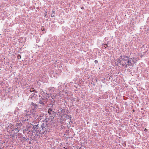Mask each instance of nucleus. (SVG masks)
Wrapping results in <instances>:
<instances>
[{
  "label": "nucleus",
  "instance_id": "12",
  "mask_svg": "<svg viewBox=\"0 0 149 149\" xmlns=\"http://www.w3.org/2000/svg\"><path fill=\"white\" fill-rule=\"evenodd\" d=\"M95 126H97V124H95Z\"/></svg>",
  "mask_w": 149,
  "mask_h": 149
},
{
  "label": "nucleus",
  "instance_id": "11",
  "mask_svg": "<svg viewBox=\"0 0 149 149\" xmlns=\"http://www.w3.org/2000/svg\"><path fill=\"white\" fill-rule=\"evenodd\" d=\"M48 95L47 96H46V97L47 99H48L49 98V96H48V95Z\"/></svg>",
  "mask_w": 149,
  "mask_h": 149
},
{
  "label": "nucleus",
  "instance_id": "13",
  "mask_svg": "<svg viewBox=\"0 0 149 149\" xmlns=\"http://www.w3.org/2000/svg\"><path fill=\"white\" fill-rule=\"evenodd\" d=\"M83 8H84L83 7H82L81 8V9H83Z\"/></svg>",
  "mask_w": 149,
  "mask_h": 149
},
{
  "label": "nucleus",
  "instance_id": "2",
  "mask_svg": "<svg viewBox=\"0 0 149 149\" xmlns=\"http://www.w3.org/2000/svg\"><path fill=\"white\" fill-rule=\"evenodd\" d=\"M32 132L33 133H35L37 132L38 130V125H34L33 126V127L32 128Z\"/></svg>",
  "mask_w": 149,
  "mask_h": 149
},
{
  "label": "nucleus",
  "instance_id": "3",
  "mask_svg": "<svg viewBox=\"0 0 149 149\" xmlns=\"http://www.w3.org/2000/svg\"><path fill=\"white\" fill-rule=\"evenodd\" d=\"M41 127L42 128V131L41 132L42 133H43L47 132V129L44 127V125L43 124L41 125Z\"/></svg>",
  "mask_w": 149,
  "mask_h": 149
},
{
  "label": "nucleus",
  "instance_id": "6",
  "mask_svg": "<svg viewBox=\"0 0 149 149\" xmlns=\"http://www.w3.org/2000/svg\"><path fill=\"white\" fill-rule=\"evenodd\" d=\"M39 103L41 104H44V103L40 100V101Z\"/></svg>",
  "mask_w": 149,
  "mask_h": 149
},
{
  "label": "nucleus",
  "instance_id": "7",
  "mask_svg": "<svg viewBox=\"0 0 149 149\" xmlns=\"http://www.w3.org/2000/svg\"><path fill=\"white\" fill-rule=\"evenodd\" d=\"M17 57L18 58H21V56L20 55H18V56H17Z\"/></svg>",
  "mask_w": 149,
  "mask_h": 149
},
{
  "label": "nucleus",
  "instance_id": "4",
  "mask_svg": "<svg viewBox=\"0 0 149 149\" xmlns=\"http://www.w3.org/2000/svg\"><path fill=\"white\" fill-rule=\"evenodd\" d=\"M55 11H53L51 15V16L52 17H55Z\"/></svg>",
  "mask_w": 149,
  "mask_h": 149
},
{
  "label": "nucleus",
  "instance_id": "10",
  "mask_svg": "<svg viewBox=\"0 0 149 149\" xmlns=\"http://www.w3.org/2000/svg\"><path fill=\"white\" fill-rule=\"evenodd\" d=\"M41 29H42V31H43L44 30L45 28L44 27H42Z\"/></svg>",
  "mask_w": 149,
  "mask_h": 149
},
{
  "label": "nucleus",
  "instance_id": "5",
  "mask_svg": "<svg viewBox=\"0 0 149 149\" xmlns=\"http://www.w3.org/2000/svg\"><path fill=\"white\" fill-rule=\"evenodd\" d=\"M31 104L32 105L34 106H37V105H36V104H34L33 102L31 103Z\"/></svg>",
  "mask_w": 149,
  "mask_h": 149
},
{
  "label": "nucleus",
  "instance_id": "8",
  "mask_svg": "<svg viewBox=\"0 0 149 149\" xmlns=\"http://www.w3.org/2000/svg\"><path fill=\"white\" fill-rule=\"evenodd\" d=\"M52 111V110L51 109H49L48 111V113H50V111Z\"/></svg>",
  "mask_w": 149,
  "mask_h": 149
},
{
  "label": "nucleus",
  "instance_id": "1",
  "mask_svg": "<svg viewBox=\"0 0 149 149\" xmlns=\"http://www.w3.org/2000/svg\"><path fill=\"white\" fill-rule=\"evenodd\" d=\"M138 60L137 57L134 56L132 58H130V56L124 55L120 56L118 59L122 66L125 68L132 66V64L136 63Z\"/></svg>",
  "mask_w": 149,
  "mask_h": 149
},
{
  "label": "nucleus",
  "instance_id": "9",
  "mask_svg": "<svg viewBox=\"0 0 149 149\" xmlns=\"http://www.w3.org/2000/svg\"><path fill=\"white\" fill-rule=\"evenodd\" d=\"M94 62L95 63H98V61L97 60H96Z\"/></svg>",
  "mask_w": 149,
  "mask_h": 149
}]
</instances>
